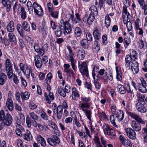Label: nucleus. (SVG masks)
I'll list each match as a JSON object with an SVG mask.
<instances>
[{
  "mask_svg": "<svg viewBox=\"0 0 147 147\" xmlns=\"http://www.w3.org/2000/svg\"><path fill=\"white\" fill-rule=\"evenodd\" d=\"M12 121V118L10 114L8 113H5L3 110L0 111V130L2 129L5 126H10Z\"/></svg>",
  "mask_w": 147,
  "mask_h": 147,
  "instance_id": "1",
  "label": "nucleus"
},
{
  "mask_svg": "<svg viewBox=\"0 0 147 147\" xmlns=\"http://www.w3.org/2000/svg\"><path fill=\"white\" fill-rule=\"evenodd\" d=\"M61 29L64 30L63 33L65 35V33L69 34L72 30L71 27L69 22L67 21L65 22L63 19L60 21L59 27L57 29V30L55 32V34L57 36L59 37L61 35Z\"/></svg>",
  "mask_w": 147,
  "mask_h": 147,
  "instance_id": "2",
  "label": "nucleus"
},
{
  "mask_svg": "<svg viewBox=\"0 0 147 147\" xmlns=\"http://www.w3.org/2000/svg\"><path fill=\"white\" fill-rule=\"evenodd\" d=\"M19 66L21 70L23 72L24 75L27 78L30 77V74L32 78H34V74L32 73V69L31 67L27 65H24L22 63H20Z\"/></svg>",
  "mask_w": 147,
  "mask_h": 147,
  "instance_id": "3",
  "label": "nucleus"
},
{
  "mask_svg": "<svg viewBox=\"0 0 147 147\" xmlns=\"http://www.w3.org/2000/svg\"><path fill=\"white\" fill-rule=\"evenodd\" d=\"M67 49L69 51V59L68 60L71 63L72 68L73 69L74 71H76V69L75 68L76 64V61L75 60L74 57V53L72 52V49L69 46H67Z\"/></svg>",
  "mask_w": 147,
  "mask_h": 147,
  "instance_id": "4",
  "label": "nucleus"
},
{
  "mask_svg": "<svg viewBox=\"0 0 147 147\" xmlns=\"http://www.w3.org/2000/svg\"><path fill=\"white\" fill-rule=\"evenodd\" d=\"M78 68L80 71L83 76L88 77L89 76L87 64L86 62H83L80 64L78 61Z\"/></svg>",
  "mask_w": 147,
  "mask_h": 147,
  "instance_id": "5",
  "label": "nucleus"
},
{
  "mask_svg": "<svg viewBox=\"0 0 147 147\" xmlns=\"http://www.w3.org/2000/svg\"><path fill=\"white\" fill-rule=\"evenodd\" d=\"M5 68L8 78H11L13 75L12 67L11 61L9 59H7L5 61Z\"/></svg>",
  "mask_w": 147,
  "mask_h": 147,
  "instance_id": "6",
  "label": "nucleus"
},
{
  "mask_svg": "<svg viewBox=\"0 0 147 147\" xmlns=\"http://www.w3.org/2000/svg\"><path fill=\"white\" fill-rule=\"evenodd\" d=\"M47 142L50 145L52 146H55L57 144H59L60 140L57 136L53 135L51 137L47 139Z\"/></svg>",
  "mask_w": 147,
  "mask_h": 147,
  "instance_id": "7",
  "label": "nucleus"
},
{
  "mask_svg": "<svg viewBox=\"0 0 147 147\" xmlns=\"http://www.w3.org/2000/svg\"><path fill=\"white\" fill-rule=\"evenodd\" d=\"M103 128L104 133L105 134L111 136H115V131L113 129L110 127L107 124H104Z\"/></svg>",
  "mask_w": 147,
  "mask_h": 147,
  "instance_id": "8",
  "label": "nucleus"
},
{
  "mask_svg": "<svg viewBox=\"0 0 147 147\" xmlns=\"http://www.w3.org/2000/svg\"><path fill=\"white\" fill-rule=\"evenodd\" d=\"M34 12L36 15L38 16L42 15L43 14V10L40 5L34 2Z\"/></svg>",
  "mask_w": 147,
  "mask_h": 147,
  "instance_id": "9",
  "label": "nucleus"
},
{
  "mask_svg": "<svg viewBox=\"0 0 147 147\" xmlns=\"http://www.w3.org/2000/svg\"><path fill=\"white\" fill-rule=\"evenodd\" d=\"M129 66L131 67V70L134 74L138 73L139 69L138 64L135 60L132 61Z\"/></svg>",
  "mask_w": 147,
  "mask_h": 147,
  "instance_id": "10",
  "label": "nucleus"
},
{
  "mask_svg": "<svg viewBox=\"0 0 147 147\" xmlns=\"http://www.w3.org/2000/svg\"><path fill=\"white\" fill-rule=\"evenodd\" d=\"M127 134L128 137L132 140H135L136 138V134L134 130L131 128L125 129Z\"/></svg>",
  "mask_w": 147,
  "mask_h": 147,
  "instance_id": "11",
  "label": "nucleus"
},
{
  "mask_svg": "<svg viewBox=\"0 0 147 147\" xmlns=\"http://www.w3.org/2000/svg\"><path fill=\"white\" fill-rule=\"evenodd\" d=\"M128 114L132 118L137 121V122L142 124H144V121L143 120L140 116L137 114L131 112H129L128 113Z\"/></svg>",
  "mask_w": 147,
  "mask_h": 147,
  "instance_id": "12",
  "label": "nucleus"
},
{
  "mask_svg": "<svg viewBox=\"0 0 147 147\" xmlns=\"http://www.w3.org/2000/svg\"><path fill=\"white\" fill-rule=\"evenodd\" d=\"M136 108L138 111L141 113H144L147 111V109L144 105L141 102H138L137 103Z\"/></svg>",
  "mask_w": 147,
  "mask_h": 147,
  "instance_id": "13",
  "label": "nucleus"
},
{
  "mask_svg": "<svg viewBox=\"0 0 147 147\" xmlns=\"http://www.w3.org/2000/svg\"><path fill=\"white\" fill-rule=\"evenodd\" d=\"M71 96L73 100H77L80 97L79 92L75 87L72 88L71 94Z\"/></svg>",
  "mask_w": 147,
  "mask_h": 147,
  "instance_id": "14",
  "label": "nucleus"
},
{
  "mask_svg": "<svg viewBox=\"0 0 147 147\" xmlns=\"http://www.w3.org/2000/svg\"><path fill=\"white\" fill-rule=\"evenodd\" d=\"M34 62L37 67L39 68L42 67L43 63L42 59L39 55H36L35 56Z\"/></svg>",
  "mask_w": 147,
  "mask_h": 147,
  "instance_id": "15",
  "label": "nucleus"
},
{
  "mask_svg": "<svg viewBox=\"0 0 147 147\" xmlns=\"http://www.w3.org/2000/svg\"><path fill=\"white\" fill-rule=\"evenodd\" d=\"M38 30L39 32L43 37L47 35L46 24L45 23H42L41 25H40L38 27Z\"/></svg>",
  "mask_w": 147,
  "mask_h": 147,
  "instance_id": "16",
  "label": "nucleus"
},
{
  "mask_svg": "<svg viewBox=\"0 0 147 147\" xmlns=\"http://www.w3.org/2000/svg\"><path fill=\"white\" fill-rule=\"evenodd\" d=\"M131 125L134 130L136 131H138L141 129V126L139 122L133 121H132Z\"/></svg>",
  "mask_w": 147,
  "mask_h": 147,
  "instance_id": "17",
  "label": "nucleus"
},
{
  "mask_svg": "<svg viewBox=\"0 0 147 147\" xmlns=\"http://www.w3.org/2000/svg\"><path fill=\"white\" fill-rule=\"evenodd\" d=\"M34 48L35 49V51L38 53V54L42 56L45 53L44 50L42 48H40L38 45L36 43L34 44Z\"/></svg>",
  "mask_w": 147,
  "mask_h": 147,
  "instance_id": "18",
  "label": "nucleus"
},
{
  "mask_svg": "<svg viewBox=\"0 0 147 147\" xmlns=\"http://www.w3.org/2000/svg\"><path fill=\"white\" fill-rule=\"evenodd\" d=\"M63 108L61 105H59L57 108V119H61L63 115Z\"/></svg>",
  "mask_w": 147,
  "mask_h": 147,
  "instance_id": "19",
  "label": "nucleus"
},
{
  "mask_svg": "<svg viewBox=\"0 0 147 147\" xmlns=\"http://www.w3.org/2000/svg\"><path fill=\"white\" fill-rule=\"evenodd\" d=\"M36 140L42 146L45 147L46 145L45 140L43 137L41 135H38L37 136Z\"/></svg>",
  "mask_w": 147,
  "mask_h": 147,
  "instance_id": "20",
  "label": "nucleus"
},
{
  "mask_svg": "<svg viewBox=\"0 0 147 147\" xmlns=\"http://www.w3.org/2000/svg\"><path fill=\"white\" fill-rule=\"evenodd\" d=\"M6 105L9 110L10 111H12L13 109V103L11 99L8 98L7 99L6 102Z\"/></svg>",
  "mask_w": 147,
  "mask_h": 147,
  "instance_id": "21",
  "label": "nucleus"
},
{
  "mask_svg": "<svg viewBox=\"0 0 147 147\" xmlns=\"http://www.w3.org/2000/svg\"><path fill=\"white\" fill-rule=\"evenodd\" d=\"M116 70L117 73L116 78L118 81H121L122 80V78L120 67L119 66H117Z\"/></svg>",
  "mask_w": 147,
  "mask_h": 147,
  "instance_id": "22",
  "label": "nucleus"
},
{
  "mask_svg": "<svg viewBox=\"0 0 147 147\" xmlns=\"http://www.w3.org/2000/svg\"><path fill=\"white\" fill-rule=\"evenodd\" d=\"M23 137L25 140L29 141L32 140V137L30 131L27 130L25 134H23Z\"/></svg>",
  "mask_w": 147,
  "mask_h": 147,
  "instance_id": "23",
  "label": "nucleus"
},
{
  "mask_svg": "<svg viewBox=\"0 0 147 147\" xmlns=\"http://www.w3.org/2000/svg\"><path fill=\"white\" fill-rule=\"evenodd\" d=\"M116 117L118 121H122L124 117V114L123 112L120 110L117 111V112L116 114Z\"/></svg>",
  "mask_w": 147,
  "mask_h": 147,
  "instance_id": "24",
  "label": "nucleus"
},
{
  "mask_svg": "<svg viewBox=\"0 0 147 147\" xmlns=\"http://www.w3.org/2000/svg\"><path fill=\"white\" fill-rule=\"evenodd\" d=\"M7 31L10 33H12L14 30V24L13 21H11L7 27Z\"/></svg>",
  "mask_w": 147,
  "mask_h": 147,
  "instance_id": "25",
  "label": "nucleus"
},
{
  "mask_svg": "<svg viewBox=\"0 0 147 147\" xmlns=\"http://www.w3.org/2000/svg\"><path fill=\"white\" fill-rule=\"evenodd\" d=\"M8 39L12 43L16 44V39L15 35L13 33H9L8 34Z\"/></svg>",
  "mask_w": 147,
  "mask_h": 147,
  "instance_id": "26",
  "label": "nucleus"
},
{
  "mask_svg": "<svg viewBox=\"0 0 147 147\" xmlns=\"http://www.w3.org/2000/svg\"><path fill=\"white\" fill-rule=\"evenodd\" d=\"M82 34V32L81 29L79 27H76L74 30V35L77 38H80Z\"/></svg>",
  "mask_w": 147,
  "mask_h": 147,
  "instance_id": "27",
  "label": "nucleus"
},
{
  "mask_svg": "<svg viewBox=\"0 0 147 147\" xmlns=\"http://www.w3.org/2000/svg\"><path fill=\"white\" fill-rule=\"evenodd\" d=\"M90 104L89 102H83L79 105L80 108L83 111L85 110L84 108L88 109L90 108Z\"/></svg>",
  "mask_w": 147,
  "mask_h": 147,
  "instance_id": "28",
  "label": "nucleus"
},
{
  "mask_svg": "<svg viewBox=\"0 0 147 147\" xmlns=\"http://www.w3.org/2000/svg\"><path fill=\"white\" fill-rule=\"evenodd\" d=\"M119 138L121 143L124 146H125L126 144L129 143L130 142V141L128 139L125 138L124 136L122 135H121L119 136Z\"/></svg>",
  "mask_w": 147,
  "mask_h": 147,
  "instance_id": "29",
  "label": "nucleus"
},
{
  "mask_svg": "<svg viewBox=\"0 0 147 147\" xmlns=\"http://www.w3.org/2000/svg\"><path fill=\"white\" fill-rule=\"evenodd\" d=\"M117 89L119 92L121 94H124L126 92L125 87L121 84L118 85Z\"/></svg>",
  "mask_w": 147,
  "mask_h": 147,
  "instance_id": "30",
  "label": "nucleus"
},
{
  "mask_svg": "<svg viewBox=\"0 0 147 147\" xmlns=\"http://www.w3.org/2000/svg\"><path fill=\"white\" fill-rule=\"evenodd\" d=\"M30 93L27 92H22L21 93L20 96L23 100H28L30 97Z\"/></svg>",
  "mask_w": 147,
  "mask_h": 147,
  "instance_id": "31",
  "label": "nucleus"
},
{
  "mask_svg": "<svg viewBox=\"0 0 147 147\" xmlns=\"http://www.w3.org/2000/svg\"><path fill=\"white\" fill-rule=\"evenodd\" d=\"M138 101L140 102H145V98H146L145 94H142L140 93H138L137 95Z\"/></svg>",
  "mask_w": 147,
  "mask_h": 147,
  "instance_id": "32",
  "label": "nucleus"
},
{
  "mask_svg": "<svg viewBox=\"0 0 147 147\" xmlns=\"http://www.w3.org/2000/svg\"><path fill=\"white\" fill-rule=\"evenodd\" d=\"M7 77L6 75L3 73H1L0 75V84L3 85L6 81Z\"/></svg>",
  "mask_w": 147,
  "mask_h": 147,
  "instance_id": "33",
  "label": "nucleus"
},
{
  "mask_svg": "<svg viewBox=\"0 0 147 147\" xmlns=\"http://www.w3.org/2000/svg\"><path fill=\"white\" fill-rule=\"evenodd\" d=\"M133 58L129 55H126L125 58V61L126 62L125 66L127 67L129 66V65L132 62Z\"/></svg>",
  "mask_w": 147,
  "mask_h": 147,
  "instance_id": "34",
  "label": "nucleus"
},
{
  "mask_svg": "<svg viewBox=\"0 0 147 147\" xmlns=\"http://www.w3.org/2000/svg\"><path fill=\"white\" fill-rule=\"evenodd\" d=\"M23 29L26 31L29 32L30 31V27L26 21H24L22 24Z\"/></svg>",
  "mask_w": 147,
  "mask_h": 147,
  "instance_id": "35",
  "label": "nucleus"
},
{
  "mask_svg": "<svg viewBox=\"0 0 147 147\" xmlns=\"http://www.w3.org/2000/svg\"><path fill=\"white\" fill-rule=\"evenodd\" d=\"M113 78L112 74L111 73L108 76H107L106 75V76L104 75L103 77V80L105 83L107 82L108 79L111 81L113 80Z\"/></svg>",
  "mask_w": 147,
  "mask_h": 147,
  "instance_id": "36",
  "label": "nucleus"
},
{
  "mask_svg": "<svg viewBox=\"0 0 147 147\" xmlns=\"http://www.w3.org/2000/svg\"><path fill=\"white\" fill-rule=\"evenodd\" d=\"M123 18H129L131 17L130 14L127 11V8L123 7Z\"/></svg>",
  "mask_w": 147,
  "mask_h": 147,
  "instance_id": "37",
  "label": "nucleus"
},
{
  "mask_svg": "<svg viewBox=\"0 0 147 147\" xmlns=\"http://www.w3.org/2000/svg\"><path fill=\"white\" fill-rule=\"evenodd\" d=\"M27 6L29 12L31 14L32 13H33V9L34 8V4L33 5L30 1H28L27 3Z\"/></svg>",
  "mask_w": 147,
  "mask_h": 147,
  "instance_id": "38",
  "label": "nucleus"
},
{
  "mask_svg": "<svg viewBox=\"0 0 147 147\" xmlns=\"http://www.w3.org/2000/svg\"><path fill=\"white\" fill-rule=\"evenodd\" d=\"M137 87L138 89V90L142 93H146L147 92V89L146 86L141 85L140 84H138Z\"/></svg>",
  "mask_w": 147,
  "mask_h": 147,
  "instance_id": "39",
  "label": "nucleus"
},
{
  "mask_svg": "<svg viewBox=\"0 0 147 147\" xmlns=\"http://www.w3.org/2000/svg\"><path fill=\"white\" fill-rule=\"evenodd\" d=\"M58 92L59 94L63 97L66 96V92L62 87H59L58 88Z\"/></svg>",
  "mask_w": 147,
  "mask_h": 147,
  "instance_id": "40",
  "label": "nucleus"
},
{
  "mask_svg": "<svg viewBox=\"0 0 147 147\" xmlns=\"http://www.w3.org/2000/svg\"><path fill=\"white\" fill-rule=\"evenodd\" d=\"M111 19L108 14H106L105 18V23L107 28H108L110 25Z\"/></svg>",
  "mask_w": 147,
  "mask_h": 147,
  "instance_id": "41",
  "label": "nucleus"
},
{
  "mask_svg": "<svg viewBox=\"0 0 147 147\" xmlns=\"http://www.w3.org/2000/svg\"><path fill=\"white\" fill-rule=\"evenodd\" d=\"M93 35L95 40H98L100 37V34L98 30H96L93 32Z\"/></svg>",
  "mask_w": 147,
  "mask_h": 147,
  "instance_id": "42",
  "label": "nucleus"
},
{
  "mask_svg": "<svg viewBox=\"0 0 147 147\" xmlns=\"http://www.w3.org/2000/svg\"><path fill=\"white\" fill-rule=\"evenodd\" d=\"M91 12L90 14L94 16H96L98 13L96 7L94 6H92L90 8Z\"/></svg>",
  "mask_w": 147,
  "mask_h": 147,
  "instance_id": "43",
  "label": "nucleus"
},
{
  "mask_svg": "<svg viewBox=\"0 0 147 147\" xmlns=\"http://www.w3.org/2000/svg\"><path fill=\"white\" fill-rule=\"evenodd\" d=\"M16 127L17 129H16L15 131L16 134L20 136H22V132L21 130L18 128L22 129V126L18 124L17 125Z\"/></svg>",
  "mask_w": 147,
  "mask_h": 147,
  "instance_id": "44",
  "label": "nucleus"
},
{
  "mask_svg": "<svg viewBox=\"0 0 147 147\" xmlns=\"http://www.w3.org/2000/svg\"><path fill=\"white\" fill-rule=\"evenodd\" d=\"M3 5L6 7V9L7 12H9L11 8V3L10 1L8 0L6 1L4 4H3Z\"/></svg>",
  "mask_w": 147,
  "mask_h": 147,
  "instance_id": "45",
  "label": "nucleus"
},
{
  "mask_svg": "<svg viewBox=\"0 0 147 147\" xmlns=\"http://www.w3.org/2000/svg\"><path fill=\"white\" fill-rule=\"evenodd\" d=\"M82 46L84 49H87L88 47V41L85 39H82L80 42Z\"/></svg>",
  "mask_w": 147,
  "mask_h": 147,
  "instance_id": "46",
  "label": "nucleus"
},
{
  "mask_svg": "<svg viewBox=\"0 0 147 147\" xmlns=\"http://www.w3.org/2000/svg\"><path fill=\"white\" fill-rule=\"evenodd\" d=\"M64 71L66 73V75L67 77H71V75L74 76V73L71 69H64Z\"/></svg>",
  "mask_w": 147,
  "mask_h": 147,
  "instance_id": "47",
  "label": "nucleus"
},
{
  "mask_svg": "<svg viewBox=\"0 0 147 147\" xmlns=\"http://www.w3.org/2000/svg\"><path fill=\"white\" fill-rule=\"evenodd\" d=\"M29 114L31 118L34 121H37L39 118V117L34 112H30L29 113Z\"/></svg>",
  "mask_w": 147,
  "mask_h": 147,
  "instance_id": "48",
  "label": "nucleus"
},
{
  "mask_svg": "<svg viewBox=\"0 0 147 147\" xmlns=\"http://www.w3.org/2000/svg\"><path fill=\"white\" fill-rule=\"evenodd\" d=\"M19 116L18 120V122L22 123H24L25 120L24 115L22 113H20Z\"/></svg>",
  "mask_w": 147,
  "mask_h": 147,
  "instance_id": "49",
  "label": "nucleus"
},
{
  "mask_svg": "<svg viewBox=\"0 0 147 147\" xmlns=\"http://www.w3.org/2000/svg\"><path fill=\"white\" fill-rule=\"evenodd\" d=\"M85 112L86 116L89 121L91 120L92 112L91 110H85L83 111Z\"/></svg>",
  "mask_w": 147,
  "mask_h": 147,
  "instance_id": "50",
  "label": "nucleus"
},
{
  "mask_svg": "<svg viewBox=\"0 0 147 147\" xmlns=\"http://www.w3.org/2000/svg\"><path fill=\"white\" fill-rule=\"evenodd\" d=\"M95 16L90 14L87 20L88 24L89 25L91 24L95 19Z\"/></svg>",
  "mask_w": 147,
  "mask_h": 147,
  "instance_id": "51",
  "label": "nucleus"
},
{
  "mask_svg": "<svg viewBox=\"0 0 147 147\" xmlns=\"http://www.w3.org/2000/svg\"><path fill=\"white\" fill-rule=\"evenodd\" d=\"M21 13V18L22 19H25L26 17V12L25 10V9L24 7L21 8V11H20Z\"/></svg>",
  "mask_w": 147,
  "mask_h": 147,
  "instance_id": "52",
  "label": "nucleus"
},
{
  "mask_svg": "<svg viewBox=\"0 0 147 147\" xmlns=\"http://www.w3.org/2000/svg\"><path fill=\"white\" fill-rule=\"evenodd\" d=\"M23 7H21L20 4H18L17 2H16L13 7V9L14 11H15L16 10H17L18 11H20L21 8H23Z\"/></svg>",
  "mask_w": 147,
  "mask_h": 147,
  "instance_id": "53",
  "label": "nucleus"
},
{
  "mask_svg": "<svg viewBox=\"0 0 147 147\" xmlns=\"http://www.w3.org/2000/svg\"><path fill=\"white\" fill-rule=\"evenodd\" d=\"M94 45L96 52H98L100 49V45L98 44V40H95L94 42Z\"/></svg>",
  "mask_w": 147,
  "mask_h": 147,
  "instance_id": "54",
  "label": "nucleus"
},
{
  "mask_svg": "<svg viewBox=\"0 0 147 147\" xmlns=\"http://www.w3.org/2000/svg\"><path fill=\"white\" fill-rule=\"evenodd\" d=\"M130 55L133 58L132 61L135 60L137 57V55L136 51L134 50H132L131 52L130 53Z\"/></svg>",
  "mask_w": 147,
  "mask_h": 147,
  "instance_id": "55",
  "label": "nucleus"
},
{
  "mask_svg": "<svg viewBox=\"0 0 147 147\" xmlns=\"http://www.w3.org/2000/svg\"><path fill=\"white\" fill-rule=\"evenodd\" d=\"M111 111L112 113L113 114H116L117 108L116 106L114 104H112L111 107Z\"/></svg>",
  "mask_w": 147,
  "mask_h": 147,
  "instance_id": "56",
  "label": "nucleus"
},
{
  "mask_svg": "<svg viewBox=\"0 0 147 147\" xmlns=\"http://www.w3.org/2000/svg\"><path fill=\"white\" fill-rule=\"evenodd\" d=\"M110 119L111 123L115 127L117 126V125H116L115 122V117L114 115H110Z\"/></svg>",
  "mask_w": 147,
  "mask_h": 147,
  "instance_id": "57",
  "label": "nucleus"
},
{
  "mask_svg": "<svg viewBox=\"0 0 147 147\" xmlns=\"http://www.w3.org/2000/svg\"><path fill=\"white\" fill-rule=\"evenodd\" d=\"M40 117L42 119L45 120H47L48 119V116L47 115L46 113L43 111H41Z\"/></svg>",
  "mask_w": 147,
  "mask_h": 147,
  "instance_id": "58",
  "label": "nucleus"
},
{
  "mask_svg": "<svg viewBox=\"0 0 147 147\" xmlns=\"http://www.w3.org/2000/svg\"><path fill=\"white\" fill-rule=\"evenodd\" d=\"M70 16L69 21L70 22L71 21V22H73V23H77L78 22V20L76 18H74V16L73 15H72L71 14H69Z\"/></svg>",
  "mask_w": 147,
  "mask_h": 147,
  "instance_id": "59",
  "label": "nucleus"
},
{
  "mask_svg": "<svg viewBox=\"0 0 147 147\" xmlns=\"http://www.w3.org/2000/svg\"><path fill=\"white\" fill-rule=\"evenodd\" d=\"M92 75L94 81H98L100 80V76L99 74L97 75L96 76L95 73L93 72L92 73Z\"/></svg>",
  "mask_w": 147,
  "mask_h": 147,
  "instance_id": "60",
  "label": "nucleus"
},
{
  "mask_svg": "<svg viewBox=\"0 0 147 147\" xmlns=\"http://www.w3.org/2000/svg\"><path fill=\"white\" fill-rule=\"evenodd\" d=\"M124 41L125 44H126L124 45L125 47L127 48L130 43V40L128 38L126 37L124 39Z\"/></svg>",
  "mask_w": 147,
  "mask_h": 147,
  "instance_id": "61",
  "label": "nucleus"
},
{
  "mask_svg": "<svg viewBox=\"0 0 147 147\" xmlns=\"http://www.w3.org/2000/svg\"><path fill=\"white\" fill-rule=\"evenodd\" d=\"M26 123L28 127H30L31 126V121L30 118L28 116L26 117Z\"/></svg>",
  "mask_w": 147,
  "mask_h": 147,
  "instance_id": "62",
  "label": "nucleus"
},
{
  "mask_svg": "<svg viewBox=\"0 0 147 147\" xmlns=\"http://www.w3.org/2000/svg\"><path fill=\"white\" fill-rule=\"evenodd\" d=\"M49 124L50 125V126L53 129L56 128L57 127L56 125L55 122L52 121H49Z\"/></svg>",
  "mask_w": 147,
  "mask_h": 147,
  "instance_id": "63",
  "label": "nucleus"
},
{
  "mask_svg": "<svg viewBox=\"0 0 147 147\" xmlns=\"http://www.w3.org/2000/svg\"><path fill=\"white\" fill-rule=\"evenodd\" d=\"M51 16L55 18H57L59 12L57 11H51Z\"/></svg>",
  "mask_w": 147,
  "mask_h": 147,
  "instance_id": "64",
  "label": "nucleus"
}]
</instances>
